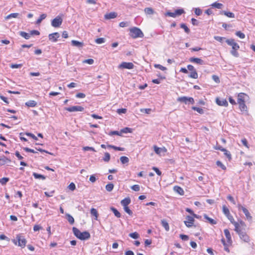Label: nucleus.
Segmentation results:
<instances>
[{
    "mask_svg": "<svg viewBox=\"0 0 255 255\" xmlns=\"http://www.w3.org/2000/svg\"><path fill=\"white\" fill-rule=\"evenodd\" d=\"M204 218L207 220L212 225H215L217 224V222L213 219L209 217L206 214L204 215Z\"/></svg>",
    "mask_w": 255,
    "mask_h": 255,
    "instance_id": "26",
    "label": "nucleus"
},
{
    "mask_svg": "<svg viewBox=\"0 0 255 255\" xmlns=\"http://www.w3.org/2000/svg\"><path fill=\"white\" fill-rule=\"evenodd\" d=\"M238 208L239 210H242L245 214L247 220L249 221H252V217L251 216L250 212L247 209L243 207L241 204L238 205Z\"/></svg>",
    "mask_w": 255,
    "mask_h": 255,
    "instance_id": "9",
    "label": "nucleus"
},
{
    "mask_svg": "<svg viewBox=\"0 0 255 255\" xmlns=\"http://www.w3.org/2000/svg\"><path fill=\"white\" fill-rule=\"evenodd\" d=\"M68 188L69 190L71 191H74L76 189V186L75 184L72 182L69 185Z\"/></svg>",
    "mask_w": 255,
    "mask_h": 255,
    "instance_id": "57",
    "label": "nucleus"
},
{
    "mask_svg": "<svg viewBox=\"0 0 255 255\" xmlns=\"http://www.w3.org/2000/svg\"><path fill=\"white\" fill-rule=\"evenodd\" d=\"M246 95L243 93H240L238 94V103L240 104V103H244L245 102V97Z\"/></svg>",
    "mask_w": 255,
    "mask_h": 255,
    "instance_id": "17",
    "label": "nucleus"
},
{
    "mask_svg": "<svg viewBox=\"0 0 255 255\" xmlns=\"http://www.w3.org/2000/svg\"><path fill=\"white\" fill-rule=\"evenodd\" d=\"M239 105V108L241 111H247V107L245 104V102L240 103V104H238Z\"/></svg>",
    "mask_w": 255,
    "mask_h": 255,
    "instance_id": "32",
    "label": "nucleus"
},
{
    "mask_svg": "<svg viewBox=\"0 0 255 255\" xmlns=\"http://www.w3.org/2000/svg\"><path fill=\"white\" fill-rule=\"evenodd\" d=\"M59 37L60 34L58 32L51 33L48 35L49 40L54 42H56Z\"/></svg>",
    "mask_w": 255,
    "mask_h": 255,
    "instance_id": "12",
    "label": "nucleus"
},
{
    "mask_svg": "<svg viewBox=\"0 0 255 255\" xmlns=\"http://www.w3.org/2000/svg\"><path fill=\"white\" fill-rule=\"evenodd\" d=\"M192 109L194 111H197L198 113H199L200 114H203L204 113V110L202 108H200L196 107H192Z\"/></svg>",
    "mask_w": 255,
    "mask_h": 255,
    "instance_id": "45",
    "label": "nucleus"
},
{
    "mask_svg": "<svg viewBox=\"0 0 255 255\" xmlns=\"http://www.w3.org/2000/svg\"><path fill=\"white\" fill-rule=\"evenodd\" d=\"M22 65L21 64H12L10 65V67L11 68H13V69L19 68H21L22 67Z\"/></svg>",
    "mask_w": 255,
    "mask_h": 255,
    "instance_id": "56",
    "label": "nucleus"
},
{
    "mask_svg": "<svg viewBox=\"0 0 255 255\" xmlns=\"http://www.w3.org/2000/svg\"><path fill=\"white\" fill-rule=\"evenodd\" d=\"M130 35L133 38H136L143 37L144 34L139 28L134 27L130 29Z\"/></svg>",
    "mask_w": 255,
    "mask_h": 255,
    "instance_id": "3",
    "label": "nucleus"
},
{
    "mask_svg": "<svg viewBox=\"0 0 255 255\" xmlns=\"http://www.w3.org/2000/svg\"><path fill=\"white\" fill-rule=\"evenodd\" d=\"M71 44L73 46L81 48L83 46L84 44L83 42H79L77 40H73L71 41Z\"/></svg>",
    "mask_w": 255,
    "mask_h": 255,
    "instance_id": "19",
    "label": "nucleus"
},
{
    "mask_svg": "<svg viewBox=\"0 0 255 255\" xmlns=\"http://www.w3.org/2000/svg\"><path fill=\"white\" fill-rule=\"evenodd\" d=\"M223 13L226 16H227L229 17H231V18L235 17V14L233 12L224 11H223Z\"/></svg>",
    "mask_w": 255,
    "mask_h": 255,
    "instance_id": "46",
    "label": "nucleus"
},
{
    "mask_svg": "<svg viewBox=\"0 0 255 255\" xmlns=\"http://www.w3.org/2000/svg\"><path fill=\"white\" fill-rule=\"evenodd\" d=\"M214 39L217 41L223 43L225 40L226 41V38L224 37H221L219 36H215Z\"/></svg>",
    "mask_w": 255,
    "mask_h": 255,
    "instance_id": "40",
    "label": "nucleus"
},
{
    "mask_svg": "<svg viewBox=\"0 0 255 255\" xmlns=\"http://www.w3.org/2000/svg\"><path fill=\"white\" fill-rule=\"evenodd\" d=\"M16 240H13L12 242L15 245H18L22 248L25 247L26 243L25 239L22 237L21 235L18 234L16 237Z\"/></svg>",
    "mask_w": 255,
    "mask_h": 255,
    "instance_id": "5",
    "label": "nucleus"
},
{
    "mask_svg": "<svg viewBox=\"0 0 255 255\" xmlns=\"http://www.w3.org/2000/svg\"><path fill=\"white\" fill-rule=\"evenodd\" d=\"M117 13L115 12H111L109 13L106 14L104 16V17L106 19H111L117 17Z\"/></svg>",
    "mask_w": 255,
    "mask_h": 255,
    "instance_id": "15",
    "label": "nucleus"
},
{
    "mask_svg": "<svg viewBox=\"0 0 255 255\" xmlns=\"http://www.w3.org/2000/svg\"><path fill=\"white\" fill-rule=\"evenodd\" d=\"M195 13L197 15H200L202 13V10L199 8H195Z\"/></svg>",
    "mask_w": 255,
    "mask_h": 255,
    "instance_id": "64",
    "label": "nucleus"
},
{
    "mask_svg": "<svg viewBox=\"0 0 255 255\" xmlns=\"http://www.w3.org/2000/svg\"><path fill=\"white\" fill-rule=\"evenodd\" d=\"M216 164L218 166L221 167L223 170H226V167L220 161H217L216 162Z\"/></svg>",
    "mask_w": 255,
    "mask_h": 255,
    "instance_id": "50",
    "label": "nucleus"
},
{
    "mask_svg": "<svg viewBox=\"0 0 255 255\" xmlns=\"http://www.w3.org/2000/svg\"><path fill=\"white\" fill-rule=\"evenodd\" d=\"M173 190L175 192L178 193L180 195H183L184 194L183 189L178 186H175L173 187Z\"/></svg>",
    "mask_w": 255,
    "mask_h": 255,
    "instance_id": "18",
    "label": "nucleus"
},
{
    "mask_svg": "<svg viewBox=\"0 0 255 255\" xmlns=\"http://www.w3.org/2000/svg\"><path fill=\"white\" fill-rule=\"evenodd\" d=\"M111 210L114 213L115 216L117 218H120L121 216V213L114 207L110 208Z\"/></svg>",
    "mask_w": 255,
    "mask_h": 255,
    "instance_id": "24",
    "label": "nucleus"
},
{
    "mask_svg": "<svg viewBox=\"0 0 255 255\" xmlns=\"http://www.w3.org/2000/svg\"><path fill=\"white\" fill-rule=\"evenodd\" d=\"M236 35L241 39H244L245 37V35L240 31H237Z\"/></svg>",
    "mask_w": 255,
    "mask_h": 255,
    "instance_id": "49",
    "label": "nucleus"
},
{
    "mask_svg": "<svg viewBox=\"0 0 255 255\" xmlns=\"http://www.w3.org/2000/svg\"><path fill=\"white\" fill-rule=\"evenodd\" d=\"M85 97V94L82 93H79L76 95V97L78 98H84Z\"/></svg>",
    "mask_w": 255,
    "mask_h": 255,
    "instance_id": "63",
    "label": "nucleus"
},
{
    "mask_svg": "<svg viewBox=\"0 0 255 255\" xmlns=\"http://www.w3.org/2000/svg\"><path fill=\"white\" fill-rule=\"evenodd\" d=\"M131 189L134 191H138L140 190V186L138 185H134L131 187Z\"/></svg>",
    "mask_w": 255,
    "mask_h": 255,
    "instance_id": "58",
    "label": "nucleus"
},
{
    "mask_svg": "<svg viewBox=\"0 0 255 255\" xmlns=\"http://www.w3.org/2000/svg\"><path fill=\"white\" fill-rule=\"evenodd\" d=\"M235 231L239 234L240 238L241 240L244 241L245 242H249L250 241V238L249 236L247 234L246 232L244 231L245 230H243V229H241L240 226L238 227L237 230L236 228L235 229Z\"/></svg>",
    "mask_w": 255,
    "mask_h": 255,
    "instance_id": "4",
    "label": "nucleus"
},
{
    "mask_svg": "<svg viewBox=\"0 0 255 255\" xmlns=\"http://www.w3.org/2000/svg\"><path fill=\"white\" fill-rule=\"evenodd\" d=\"M62 21V18L60 16H57L52 20L51 25L53 27H58L61 25Z\"/></svg>",
    "mask_w": 255,
    "mask_h": 255,
    "instance_id": "7",
    "label": "nucleus"
},
{
    "mask_svg": "<svg viewBox=\"0 0 255 255\" xmlns=\"http://www.w3.org/2000/svg\"><path fill=\"white\" fill-rule=\"evenodd\" d=\"M36 105L37 103L34 100H30L25 103V105L29 107H34Z\"/></svg>",
    "mask_w": 255,
    "mask_h": 255,
    "instance_id": "23",
    "label": "nucleus"
},
{
    "mask_svg": "<svg viewBox=\"0 0 255 255\" xmlns=\"http://www.w3.org/2000/svg\"><path fill=\"white\" fill-rule=\"evenodd\" d=\"M175 14L177 15H180L182 13H184V10L183 9H176L175 11Z\"/></svg>",
    "mask_w": 255,
    "mask_h": 255,
    "instance_id": "54",
    "label": "nucleus"
},
{
    "mask_svg": "<svg viewBox=\"0 0 255 255\" xmlns=\"http://www.w3.org/2000/svg\"><path fill=\"white\" fill-rule=\"evenodd\" d=\"M151 111V109H141L140 112L142 113H145L146 114H149Z\"/></svg>",
    "mask_w": 255,
    "mask_h": 255,
    "instance_id": "62",
    "label": "nucleus"
},
{
    "mask_svg": "<svg viewBox=\"0 0 255 255\" xmlns=\"http://www.w3.org/2000/svg\"><path fill=\"white\" fill-rule=\"evenodd\" d=\"M126 112H127L126 109L122 108V109H119L117 110V113L119 114H125L126 113Z\"/></svg>",
    "mask_w": 255,
    "mask_h": 255,
    "instance_id": "61",
    "label": "nucleus"
},
{
    "mask_svg": "<svg viewBox=\"0 0 255 255\" xmlns=\"http://www.w3.org/2000/svg\"><path fill=\"white\" fill-rule=\"evenodd\" d=\"M222 209L223 212L226 217L230 214V211L226 205H223Z\"/></svg>",
    "mask_w": 255,
    "mask_h": 255,
    "instance_id": "33",
    "label": "nucleus"
},
{
    "mask_svg": "<svg viewBox=\"0 0 255 255\" xmlns=\"http://www.w3.org/2000/svg\"><path fill=\"white\" fill-rule=\"evenodd\" d=\"M161 223L163 227L165 229L166 231H169V226L168 223L165 220H162L161 221Z\"/></svg>",
    "mask_w": 255,
    "mask_h": 255,
    "instance_id": "22",
    "label": "nucleus"
},
{
    "mask_svg": "<svg viewBox=\"0 0 255 255\" xmlns=\"http://www.w3.org/2000/svg\"><path fill=\"white\" fill-rule=\"evenodd\" d=\"M19 33L21 36L24 38L25 39H29L30 37V33H27L24 31H20Z\"/></svg>",
    "mask_w": 255,
    "mask_h": 255,
    "instance_id": "25",
    "label": "nucleus"
},
{
    "mask_svg": "<svg viewBox=\"0 0 255 255\" xmlns=\"http://www.w3.org/2000/svg\"><path fill=\"white\" fill-rule=\"evenodd\" d=\"M226 42L229 45L232 46V49L231 51V54L236 57H238L239 54L237 50L240 48L239 44L235 42L234 39H227L226 40Z\"/></svg>",
    "mask_w": 255,
    "mask_h": 255,
    "instance_id": "2",
    "label": "nucleus"
},
{
    "mask_svg": "<svg viewBox=\"0 0 255 255\" xmlns=\"http://www.w3.org/2000/svg\"><path fill=\"white\" fill-rule=\"evenodd\" d=\"M9 180V178L7 177H3L0 179V183L4 185H5L8 181Z\"/></svg>",
    "mask_w": 255,
    "mask_h": 255,
    "instance_id": "42",
    "label": "nucleus"
},
{
    "mask_svg": "<svg viewBox=\"0 0 255 255\" xmlns=\"http://www.w3.org/2000/svg\"><path fill=\"white\" fill-rule=\"evenodd\" d=\"M145 13L147 15H152L154 14V11L151 7H146L144 9Z\"/></svg>",
    "mask_w": 255,
    "mask_h": 255,
    "instance_id": "21",
    "label": "nucleus"
},
{
    "mask_svg": "<svg viewBox=\"0 0 255 255\" xmlns=\"http://www.w3.org/2000/svg\"><path fill=\"white\" fill-rule=\"evenodd\" d=\"M227 218L235 226V229L237 230L238 227L239 226V223L235 221L233 217L231 215H229L227 216Z\"/></svg>",
    "mask_w": 255,
    "mask_h": 255,
    "instance_id": "16",
    "label": "nucleus"
},
{
    "mask_svg": "<svg viewBox=\"0 0 255 255\" xmlns=\"http://www.w3.org/2000/svg\"><path fill=\"white\" fill-rule=\"evenodd\" d=\"M129 236L130 237H131V238H133L134 239H136L138 238L139 235L137 233L134 232V233H130L129 234Z\"/></svg>",
    "mask_w": 255,
    "mask_h": 255,
    "instance_id": "48",
    "label": "nucleus"
},
{
    "mask_svg": "<svg viewBox=\"0 0 255 255\" xmlns=\"http://www.w3.org/2000/svg\"><path fill=\"white\" fill-rule=\"evenodd\" d=\"M91 214L96 217V219L98 218V213L97 210L95 208H92L90 211Z\"/></svg>",
    "mask_w": 255,
    "mask_h": 255,
    "instance_id": "44",
    "label": "nucleus"
},
{
    "mask_svg": "<svg viewBox=\"0 0 255 255\" xmlns=\"http://www.w3.org/2000/svg\"><path fill=\"white\" fill-rule=\"evenodd\" d=\"M223 152H224V155L228 158V160H231L232 159V155L230 152L225 148L223 151Z\"/></svg>",
    "mask_w": 255,
    "mask_h": 255,
    "instance_id": "31",
    "label": "nucleus"
},
{
    "mask_svg": "<svg viewBox=\"0 0 255 255\" xmlns=\"http://www.w3.org/2000/svg\"><path fill=\"white\" fill-rule=\"evenodd\" d=\"M217 104L221 106L227 107L228 106V103L225 99L220 100L219 98H217L216 100Z\"/></svg>",
    "mask_w": 255,
    "mask_h": 255,
    "instance_id": "14",
    "label": "nucleus"
},
{
    "mask_svg": "<svg viewBox=\"0 0 255 255\" xmlns=\"http://www.w3.org/2000/svg\"><path fill=\"white\" fill-rule=\"evenodd\" d=\"M166 15L172 17H175L176 16V15L175 14V12H172L170 11H168L165 14Z\"/></svg>",
    "mask_w": 255,
    "mask_h": 255,
    "instance_id": "59",
    "label": "nucleus"
},
{
    "mask_svg": "<svg viewBox=\"0 0 255 255\" xmlns=\"http://www.w3.org/2000/svg\"><path fill=\"white\" fill-rule=\"evenodd\" d=\"M120 160L123 164H126L129 162V159L126 156H121Z\"/></svg>",
    "mask_w": 255,
    "mask_h": 255,
    "instance_id": "39",
    "label": "nucleus"
},
{
    "mask_svg": "<svg viewBox=\"0 0 255 255\" xmlns=\"http://www.w3.org/2000/svg\"><path fill=\"white\" fill-rule=\"evenodd\" d=\"M19 15V14L18 13H10V14H8V15H7L5 17V19L6 20H7V19H9L11 18H17L18 17Z\"/></svg>",
    "mask_w": 255,
    "mask_h": 255,
    "instance_id": "28",
    "label": "nucleus"
},
{
    "mask_svg": "<svg viewBox=\"0 0 255 255\" xmlns=\"http://www.w3.org/2000/svg\"><path fill=\"white\" fill-rule=\"evenodd\" d=\"M26 134L27 136L32 137L33 139H34L35 140H37L38 139L37 137L34 134H33L32 133L27 132V133H26Z\"/></svg>",
    "mask_w": 255,
    "mask_h": 255,
    "instance_id": "60",
    "label": "nucleus"
},
{
    "mask_svg": "<svg viewBox=\"0 0 255 255\" xmlns=\"http://www.w3.org/2000/svg\"><path fill=\"white\" fill-rule=\"evenodd\" d=\"M121 204L124 207L128 206L130 203V199L129 198H126L121 201Z\"/></svg>",
    "mask_w": 255,
    "mask_h": 255,
    "instance_id": "20",
    "label": "nucleus"
},
{
    "mask_svg": "<svg viewBox=\"0 0 255 255\" xmlns=\"http://www.w3.org/2000/svg\"><path fill=\"white\" fill-rule=\"evenodd\" d=\"M65 110L69 112H83L84 108L80 106H74L68 108H66Z\"/></svg>",
    "mask_w": 255,
    "mask_h": 255,
    "instance_id": "8",
    "label": "nucleus"
},
{
    "mask_svg": "<svg viewBox=\"0 0 255 255\" xmlns=\"http://www.w3.org/2000/svg\"><path fill=\"white\" fill-rule=\"evenodd\" d=\"M114 185L113 183H110L108 184L107 185H106V189L108 192H111V191L113 190V189L114 188Z\"/></svg>",
    "mask_w": 255,
    "mask_h": 255,
    "instance_id": "36",
    "label": "nucleus"
},
{
    "mask_svg": "<svg viewBox=\"0 0 255 255\" xmlns=\"http://www.w3.org/2000/svg\"><path fill=\"white\" fill-rule=\"evenodd\" d=\"M46 14L44 13L41 14L39 18L37 20L36 23H40L42 20L44 19L46 17Z\"/></svg>",
    "mask_w": 255,
    "mask_h": 255,
    "instance_id": "41",
    "label": "nucleus"
},
{
    "mask_svg": "<svg viewBox=\"0 0 255 255\" xmlns=\"http://www.w3.org/2000/svg\"><path fill=\"white\" fill-rule=\"evenodd\" d=\"M189 61L192 63H195L200 65L204 64V62L203 60L199 58L191 57L189 59Z\"/></svg>",
    "mask_w": 255,
    "mask_h": 255,
    "instance_id": "13",
    "label": "nucleus"
},
{
    "mask_svg": "<svg viewBox=\"0 0 255 255\" xmlns=\"http://www.w3.org/2000/svg\"><path fill=\"white\" fill-rule=\"evenodd\" d=\"M108 147H110V148H113V149H115L116 150H119V151H124V148L121 147L116 146L115 145H108Z\"/></svg>",
    "mask_w": 255,
    "mask_h": 255,
    "instance_id": "37",
    "label": "nucleus"
},
{
    "mask_svg": "<svg viewBox=\"0 0 255 255\" xmlns=\"http://www.w3.org/2000/svg\"><path fill=\"white\" fill-rule=\"evenodd\" d=\"M66 216L67 217V219L69 223L71 225L73 224L74 223V219L73 218V217L71 215L68 213L66 214Z\"/></svg>",
    "mask_w": 255,
    "mask_h": 255,
    "instance_id": "29",
    "label": "nucleus"
},
{
    "mask_svg": "<svg viewBox=\"0 0 255 255\" xmlns=\"http://www.w3.org/2000/svg\"><path fill=\"white\" fill-rule=\"evenodd\" d=\"M124 210L126 212H127L129 215H132V212L129 209L128 206L124 207Z\"/></svg>",
    "mask_w": 255,
    "mask_h": 255,
    "instance_id": "55",
    "label": "nucleus"
},
{
    "mask_svg": "<svg viewBox=\"0 0 255 255\" xmlns=\"http://www.w3.org/2000/svg\"><path fill=\"white\" fill-rule=\"evenodd\" d=\"M154 66L155 68L159 69L160 70L162 71H165L167 69L165 67H164L160 64H154Z\"/></svg>",
    "mask_w": 255,
    "mask_h": 255,
    "instance_id": "51",
    "label": "nucleus"
},
{
    "mask_svg": "<svg viewBox=\"0 0 255 255\" xmlns=\"http://www.w3.org/2000/svg\"><path fill=\"white\" fill-rule=\"evenodd\" d=\"M72 231L74 235L79 239L81 240H86L90 239L91 236L88 231L81 232L76 227H73Z\"/></svg>",
    "mask_w": 255,
    "mask_h": 255,
    "instance_id": "1",
    "label": "nucleus"
},
{
    "mask_svg": "<svg viewBox=\"0 0 255 255\" xmlns=\"http://www.w3.org/2000/svg\"><path fill=\"white\" fill-rule=\"evenodd\" d=\"M153 148H154V150L155 151V152L157 154H159L160 153L161 150H163L162 148H159V147H158L156 145H154L153 146Z\"/></svg>",
    "mask_w": 255,
    "mask_h": 255,
    "instance_id": "52",
    "label": "nucleus"
},
{
    "mask_svg": "<svg viewBox=\"0 0 255 255\" xmlns=\"http://www.w3.org/2000/svg\"><path fill=\"white\" fill-rule=\"evenodd\" d=\"M105 42V39L104 38H99L95 40V42L97 44H102Z\"/></svg>",
    "mask_w": 255,
    "mask_h": 255,
    "instance_id": "53",
    "label": "nucleus"
},
{
    "mask_svg": "<svg viewBox=\"0 0 255 255\" xmlns=\"http://www.w3.org/2000/svg\"><path fill=\"white\" fill-rule=\"evenodd\" d=\"M189 77L194 78V79H197L198 78V74L196 72V71H191L190 73V74L189 75Z\"/></svg>",
    "mask_w": 255,
    "mask_h": 255,
    "instance_id": "43",
    "label": "nucleus"
},
{
    "mask_svg": "<svg viewBox=\"0 0 255 255\" xmlns=\"http://www.w3.org/2000/svg\"><path fill=\"white\" fill-rule=\"evenodd\" d=\"M177 101L179 102L184 103L185 104H193L194 103V100L193 98L185 96L178 97Z\"/></svg>",
    "mask_w": 255,
    "mask_h": 255,
    "instance_id": "6",
    "label": "nucleus"
},
{
    "mask_svg": "<svg viewBox=\"0 0 255 255\" xmlns=\"http://www.w3.org/2000/svg\"><path fill=\"white\" fill-rule=\"evenodd\" d=\"M134 67V65L131 62H123L119 66L120 69H131Z\"/></svg>",
    "mask_w": 255,
    "mask_h": 255,
    "instance_id": "10",
    "label": "nucleus"
},
{
    "mask_svg": "<svg viewBox=\"0 0 255 255\" xmlns=\"http://www.w3.org/2000/svg\"><path fill=\"white\" fill-rule=\"evenodd\" d=\"M225 235L227 239L228 242H230L231 241V236L230 235V233L228 229H225L224 231Z\"/></svg>",
    "mask_w": 255,
    "mask_h": 255,
    "instance_id": "27",
    "label": "nucleus"
},
{
    "mask_svg": "<svg viewBox=\"0 0 255 255\" xmlns=\"http://www.w3.org/2000/svg\"><path fill=\"white\" fill-rule=\"evenodd\" d=\"M186 219V220L184 221V224L187 227H191L193 226V224H194V222L195 221L193 217L190 216H187Z\"/></svg>",
    "mask_w": 255,
    "mask_h": 255,
    "instance_id": "11",
    "label": "nucleus"
},
{
    "mask_svg": "<svg viewBox=\"0 0 255 255\" xmlns=\"http://www.w3.org/2000/svg\"><path fill=\"white\" fill-rule=\"evenodd\" d=\"M33 176L36 179H41L42 180H45L46 178V177L44 175L38 174L35 172L33 173Z\"/></svg>",
    "mask_w": 255,
    "mask_h": 255,
    "instance_id": "30",
    "label": "nucleus"
},
{
    "mask_svg": "<svg viewBox=\"0 0 255 255\" xmlns=\"http://www.w3.org/2000/svg\"><path fill=\"white\" fill-rule=\"evenodd\" d=\"M212 6L218 9H221L223 6V4L220 3L215 2L212 4Z\"/></svg>",
    "mask_w": 255,
    "mask_h": 255,
    "instance_id": "47",
    "label": "nucleus"
},
{
    "mask_svg": "<svg viewBox=\"0 0 255 255\" xmlns=\"http://www.w3.org/2000/svg\"><path fill=\"white\" fill-rule=\"evenodd\" d=\"M132 132V129L129 128H125L121 130V134L123 133H131Z\"/></svg>",
    "mask_w": 255,
    "mask_h": 255,
    "instance_id": "34",
    "label": "nucleus"
},
{
    "mask_svg": "<svg viewBox=\"0 0 255 255\" xmlns=\"http://www.w3.org/2000/svg\"><path fill=\"white\" fill-rule=\"evenodd\" d=\"M105 156L103 157V160L106 162H108L110 161L111 156L110 153L108 152H105L104 154Z\"/></svg>",
    "mask_w": 255,
    "mask_h": 255,
    "instance_id": "35",
    "label": "nucleus"
},
{
    "mask_svg": "<svg viewBox=\"0 0 255 255\" xmlns=\"http://www.w3.org/2000/svg\"><path fill=\"white\" fill-rule=\"evenodd\" d=\"M180 27L184 29L185 32L187 33H189L190 31L189 28L187 26L185 23H181L180 24Z\"/></svg>",
    "mask_w": 255,
    "mask_h": 255,
    "instance_id": "38",
    "label": "nucleus"
}]
</instances>
